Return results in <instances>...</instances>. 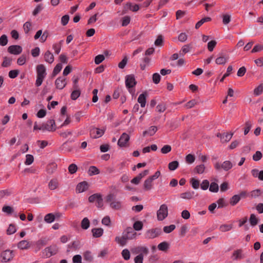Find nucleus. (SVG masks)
Returning a JSON list of instances; mask_svg holds the SVG:
<instances>
[{
	"label": "nucleus",
	"instance_id": "f8f14e48",
	"mask_svg": "<svg viewBox=\"0 0 263 263\" xmlns=\"http://www.w3.org/2000/svg\"><path fill=\"white\" fill-rule=\"evenodd\" d=\"M8 51L11 54L18 55L22 52V48L19 45H11L8 48Z\"/></svg>",
	"mask_w": 263,
	"mask_h": 263
},
{
	"label": "nucleus",
	"instance_id": "6ab92c4d",
	"mask_svg": "<svg viewBox=\"0 0 263 263\" xmlns=\"http://www.w3.org/2000/svg\"><path fill=\"white\" fill-rule=\"evenodd\" d=\"M36 73L38 77H46L47 74L46 68L43 64H40L36 66Z\"/></svg>",
	"mask_w": 263,
	"mask_h": 263
},
{
	"label": "nucleus",
	"instance_id": "680f3d73",
	"mask_svg": "<svg viewBox=\"0 0 263 263\" xmlns=\"http://www.w3.org/2000/svg\"><path fill=\"white\" fill-rule=\"evenodd\" d=\"M105 59L104 56L102 54H99L95 58V63L96 64H99L102 62Z\"/></svg>",
	"mask_w": 263,
	"mask_h": 263
},
{
	"label": "nucleus",
	"instance_id": "6e6552de",
	"mask_svg": "<svg viewBox=\"0 0 263 263\" xmlns=\"http://www.w3.org/2000/svg\"><path fill=\"white\" fill-rule=\"evenodd\" d=\"M245 257L243 251L241 249L234 250L231 256V259L233 261L241 260Z\"/></svg>",
	"mask_w": 263,
	"mask_h": 263
},
{
	"label": "nucleus",
	"instance_id": "7ed1b4c3",
	"mask_svg": "<svg viewBox=\"0 0 263 263\" xmlns=\"http://www.w3.org/2000/svg\"><path fill=\"white\" fill-rule=\"evenodd\" d=\"M168 211L167 205L164 203L160 205L157 211V218L158 221H162L168 216Z\"/></svg>",
	"mask_w": 263,
	"mask_h": 263
},
{
	"label": "nucleus",
	"instance_id": "2f4dec72",
	"mask_svg": "<svg viewBox=\"0 0 263 263\" xmlns=\"http://www.w3.org/2000/svg\"><path fill=\"white\" fill-rule=\"evenodd\" d=\"M134 252L135 253H141L142 254H147L148 252V249L145 247H138L134 249Z\"/></svg>",
	"mask_w": 263,
	"mask_h": 263
},
{
	"label": "nucleus",
	"instance_id": "58836bf2",
	"mask_svg": "<svg viewBox=\"0 0 263 263\" xmlns=\"http://www.w3.org/2000/svg\"><path fill=\"white\" fill-rule=\"evenodd\" d=\"M240 196L238 195H235L230 199V203L232 205H236L240 201Z\"/></svg>",
	"mask_w": 263,
	"mask_h": 263
},
{
	"label": "nucleus",
	"instance_id": "bf43d9fd",
	"mask_svg": "<svg viewBox=\"0 0 263 263\" xmlns=\"http://www.w3.org/2000/svg\"><path fill=\"white\" fill-rule=\"evenodd\" d=\"M130 22V17L129 16H124L122 18V26H127Z\"/></svg>",
	"mask_w": 263,
	"mask_h": 263
},
{
	"label": "nucleus",
	"instance_id": "09e8293b",
	"mask_svg": "<svg viewBox=\"0 0 263 263\" xmlns=\"http://www.w3.org/2000/svg\"><path fill=\"white\" fill-rule=\"evenodd\" d=\"M80 94V91L78 89H76L71 93V99L72 100H76L79 97Z\"/></svg>",
	"mask_w": 263,
	"mask_h": 263
},
{
	"label": "nucleus",
	"instance_id": "052dcab7",
	"mask_svg": "<svg viewBox=\"0 0 263 263\" xmlns=\"http://www.w3.org/2000/svg\"><path fill=\"white\" fill-rule=\"evenodd\" d=\"M78 170L77 165L75 164H71L68 167V171L70 174H73Z\"/></svg>",
	"mask_w": 263,
	"mask_h": 263
},
{
	"label": "nucleus",
	"instance_id": "4468645a",
	"mask_svg": "<svg viewBox=\"0 0 263 263\" xmlns=\"http://www.w3.org/2000/svg\"><path fill=\"white\" fill-rule=\"evenodd\" d=\"M56 88L59 89H63L66 85V79L63 77H59L55 81Z\"/></svg>",
	"mask_w": 263,
	"mask_h": 263
},
{
	"label": "nucleus",
	"instance_id": "0e129e2a",
	"mask_svg": "<svg viewBox=\"0 0 263 263\" xmlns=\"http://www.w3.org/2000/svg\"><path fill=\"white\" fill-rule=\"evenodd\" d=\"M62 63H59L58 64L54 67L53 71V74L54 76L57 75L58 73H59L61 69H62Z\"/></svg>",
	"mask_w": 263,
	"mask_h": 263
},
{
	"label": "nucleus",
	"instance_id": "c85d7f7f",
	"mask_svg": "<svg viewBox=\"0 0 263 263\" xmlns=\"http://www.w3.org/2000/svg\"><path fill=\"white\" fill-rule=\"evenodd\" d=\"M115 240L118 244L122 247L125 246L127 242V240L123 235L122 236H117L115 238Z\"/></svg>",
	"mask_w": 263,
	"mask_h": 263
},
{
	"label": "nucleus",
	"instance_id": "a18cd8bd",
	"mask_svg": "<svg viewBox=\"0 0 263 263\" xmlns=\"http://www.w3.org/2000/svg\"><path fill=\"white\" fill-rule=\"evenodd\" d=\"M211 20V18L209 17H206L202 18L201 20H200L196 23V24L195 25V28L196 29L199 28L203 23H204L205 22H209Z\"/></svg>",
	"mask_w": 263,
	"mask_h": 263
},
{
	"label": "nucleus",
	"instance_id": "2eb2a0df",
	"mask_svg": "<svg viewBox=\"0 0 263 263\" xmlns=\"http://www.w3.org/2000/svg\"><path fill=\"white\" fill-rule=\"evenodd\" d=\"M159 232L160 231L157 229L149 230L146 233V237L148 239L154 238L159 235Z\"/></svg>",
	"mask_w": 263,
	"mask_h": 263
},
{
	"label": "nucleus",
	"instance_id": "49530a36",
	"mask_svg": "<svg viewBox=\"0 0 263 263\" xmlns=\"http://www.w3.org/2000/svg\"><path fill=\"white\" fill-rule=\"evenodd\" d=\"M34 161L33 156L30 154H27L26 155V160L25 164L27 165L31 164Z\"/></svg>",
	"mask_w": 263,
	"mask_h": 263
},
{
	"label": "nucleus",
	"instance_id": "1a4fd4ad",
	"mask_svg": "<svg viewBox=\"0 0 263 263\" xmlns=\"http://www.w3.org/2000/svg\"><path fill=\"white\" fill-rule=\"evenodd\" d=\"M136 84V82L134 76L128 75L126 77L125 80V85L126 87L129 89V91L132 93V89H130L133 87Z\"/></svg>",
	"mask_w": 263,
	"mask_h": 263
},
{
	"label": "nucleus",
	"instance_id": "4be33fe9",
	"mask_svg": "<svg viewBox=\"0 0 263 263\" xmlns=\"http://www.w3.org/2000/svg\"><path fill=\"white\" fill-rule=\"evenodd\" d=\"M151 59L148 57H145L141 61L140 66L142 70L146 69V67L150 65Z\"/></svg>",
	"mask_w": 263,
	"mask_h": 263
},
{
	"label": "nucleus",
	"instance_id": "f257e3e1",
	"mask_svg": "<svg viewBox=\"0 0 263 263\" xmlns=\"http://www.w3.org/2000/svg\"><path fill=\"white\" fill-rule=\"evenodd\" d=\"M233 166V163L229 160H226L222 163H220L219 162H216L214 163V167L217 171H221V170H223L227 172L231 170Z\"/></svg>",
	"mask_w": 263,
	"mask_h": 263
},
{
	"label": "nucleus",
	"instance_id": "774afa93",
	"mask_svg": "<svg viewBox=\"0 0 263 263\" xmlns=\"http://www.w3.org/2000/svg\"><path fill=\"white\" fill-rule=\"evenodd\" d=\"M262 156L260 151H257L253 156V160L255 161H259L262 158Z\"/></svg>",
	"mask_w": 263,
	"mask_h": 263
},
{
	"label": "nucleus",
	"instance_id": "423d86ee",
	"mask_svg": "<svg viewBox=\"0 0 263 263\" xmlns=\"http://www.w3.org/2000/svg\"><path fill=\"white\" fill-rule=\"evenodd\" d=\"M58 251V247L56 245H53L46 248L43 251V254L46 257H50L56 254Z\"/></svg>",
	"mask_w": 263,
	"mask_h": 263
},
{
	"label": "nucleus",
	"instance_id": "cd10ccee",
	"mask_svg": "<svg viewBox=\"0 0 263 263\" xmlns=\"http://www.w3.org/2000/svg\"><path fill=\"white\" fill-rule=\"evenodd\" d=\"M17 247L21 250L27 249L30 247V243L27 240H22L18 243Z\"/></svg>",
	"mask_w": 263,
	"mask_h": 263
},
{
	"label": "nucleus",
	"instance_id": "20e7f679",
	"mask_svg": "<svg viewBox=\"0 0 263 263\" xmlns=\"http://www.w3.org/2000/svg\"><path fill=\"white\" fill-rule=\"evenodd\" d=\"M14 256L13 251L10 250H6L0 254V261L2 262H7L12 259Z\"/></svg>",
	"mask_w": 263,
	"mask_h": 263
},
{
	"label": "nucleus",
	"instance_id": "864d4df0",
	"mask_svg": "<svg viewBox=\"0 0 263 263\" xmlns=\"http://www.w3.org/2000/svg\"><path fill=\"white\" fill-rule=\"evenodd\" d=\"M175 228H176V226L174 224H171V225H170L168 226H165L163 228V231L165 233H170L172 232L173 230H174Z\"/></svg>",
	"mask_w": 263,
	"mask_h": 263
},
{
	"label": "nucleus",
	"instance_id": "5701e85b",
	"mask_svg": "<svg viewBox=\"0 0 263 263\" xmlns=\"http://www.w3.org/2000/svg\"><path fill=\"white\" fill-rule=\"evenodd\" d=\"M146 93H143L140 94L138 98V102L139 104H140V106L141 107H144L146 105Z\"/></svg>",
	"mask_w": 263,
	"mask_h": 263
},
{
	"label": "nucleus",
	"instance_id": "c9c22d12",
	"mask_svg": "<svg viewBox=\"0 0 263 263\" xmlns=\"http://www.w3.org/2000/svg\"><path fill=\"white\" fill-rule=\"evenodd\" d=\"M122 256L125 260H128L130 258V253L129 251L127 249H124L121 252Z\"/></svg>",
	"mask_w": 263,
	"mask_h": 263
},
{
	"label": "nucleus",
	"instance_id": "de8ad7c7",
	"mask_svg": "<svg viewBox=\"0 0 263 263\" xmlns=\"http://www.w3.org/2000/svg\"><path fill=\"white\" fill-rule=\"evenodd\" d=\"M26 62V56L24 54H22L20 57L17 60V64L19 66L24 65Z\"/></svg>",
	"mask_w": 263,
	"mask_h": 263
},
{
	"label": "nucleus",
	"instance_id": "37998d69",
	"mask_svg": "<svg viewBox=\"0 0 263 263\" xmlns=\"http://www.w3.org/2000/svg\"><path fill=\"white\" fill-rule=\"evenodd\" d=\"M232 228V224H222L219 227L220 230L223 232L230 231Z\"/></svg>",
	"mask_w": 263,
	"mask_h": 263
},
{
	"label": "nucleus",
	"instance_id": "7c9ffc66",
	"mask_svg": "<svg viewBox=\"0 0 263 263\" xmlns=\"http://www.w3.org/2000/svg\"><path fill=\"white\" fill-rule=\"evenodd\" d=\"M94 237H100L103 235V230L102 228H95L91 230Z\"/></svg>",
	"mask_w": 263,
	"mask_h": 263
},
{
	"label": "nucleus",
	"instance_id": "9d476101",
	"mask_svg": "<svg viewBox=\"0 0 263 263\" xmlns=\"http://www.w3.org/2000/svg\"><path fill=\"white\" fill-rule=\"evenodd\" d=\"M127 240L135 239L137 233L131 228H128L122 235Z\"/></svg>",
	"mask_w": 263,
	"mask_h": 263
},
{
	"label": "nucleus",
	"instance_id": "c756f323",
	"mask_svg": "<svg viewBox=\"0 0 263 263\" xmlns=\"http://www.w3.org/2000/svg\"><path fill=\"white\" fill-rule=\"evenodd\" d=\"M232 136V133L223 134L222 135H220V140L223 143L228 142L231 139Z\"/></svg>",
	"mask_w": 263,
	"mask_h": 263
},
{
	"label": "nucleus",
	"instance_id": "a211bd4d",
	"mask_svg": "<svg viewBox=\"0 0 263 263\" xmlns=\"http://www.w3.org/2000/svg\"><path fill=\"white\" fill-rule=\"evenodd\" d=\"M88 188V184L87 182L83 181L78 183L76 187V191L78 193H82L86 190Z\"/></svg>",
	"mask_w": 263,
	"mask_h": 263
},
{
	"label": "nucleus",
	"instance_id": "8fccbe9b",
	"mask_svg": "<svg viewBox=\"0 0 263 263\" xmlns=\"http://www.w3.org/2000/svg\"><path fill=\"white\" fill-rule=\"evenodd\" d=\"M11 194V192L8 190L0 191V198H6Z\"/></svg>",
	"mask_w": 263,
	"mask_h": 263
},
{
	"label": "nucleus",
	"instance_id": "393cba45",
	"mask_svg": "<svg viewBox=\"0 0 263 263\" xmlns=\"http://www.w3.org/2000/svg\"><path fill=\"white\" fill-rule=\"evenodd\" d=\"M124 9L126 10L129 9L132 11L136 12L139 9V6L137 4L133 5L131 3H127L125 6Z\"/></svg>",
	"mask_w": 263,
	"mask_h": 263
},
{
	"label": "nucleus",
	"instance_id": "aec40b11",
	"mask_svg": "<svg viewBox=\"0 0 263 263\" xmlns=\"http://www.w3.org/2000/svg\"><path fill=\"white\" fill-rule=\"evenodd\" d=\"M60 216L58 213L54 215L53 213H49L46 214L44 217V221L47 223H51L53 222L56 217H59Z\"/></svg>",
	"mask_w": 263,
	"mask_h": 263
},
{
	"label": "nucleus",
	"instance_id": "f704fd0d",
	"mask_svg": "<svg viewBox=\"0 0 263 263\" xmlns=\"http://www.w3.org/2000/svg\"><path fill=\"white\" fill-rule=\"evenodd\" d=\"M209 190L211 192L217 193L219 190V186L217 183L215 182H211L209 185Z\"/></svg>",
	"mask_w": 263,
	"mask_h": 263
},
{
	"label": "nucleus",
	"instance_id": "e433bc0d",
	"mask_svg": "<svg viewBox=\"0 0 263 263\" xmlns=\"http://www.w3.org/2000/svg\"><path fill=\"white\" fill-rule=\"evenodd\" d=\"M263 91V84H260L256 87L253 91V93L255 96H259Z\"/></svg>",
	"mask_w": 263,
	"mask_h": 263
},
{
	"label": "nucleus",
	"instance_id": "e2e57ef3",
	"mask_svg": "<svg viewBox=\"0 0 263 263\" xmlns=\"http://www.w3.org/2000/svg\"><path fill=\"white\" fill-rule=\"evenodd\" d=\"M144 256L142 253H140L139 255L136 256L134 258L135 263H143Z\"/></svg>",
	"mask_w": 263,
	"mask_h": 263
},
{
	"label": "nucleus",
	"instance_id": "3c124183",
	"mask_svg": "<svg viewBox=\"0 0 263 263\" xmlns=\"http://www.w3.org/2000/svg\"><path fill=\"white\" fill-rule=\"evenodd\" d=\"M8 37L5 34L2 35L0 37V45L2 46H6L8 43Z\"/></svg>",
	"mask_w": 263,
	"mask_h": 263
},
{
	"label": "nucleus",
	"instance_id": "69168bd1",
	"mask_svg": "<svg viewBox=\"0 0 263 263\" xmlns=\"http://www.w3.org/2000/svg\"><path fill=\"white\" fill-rule=\"evenodd\" d=\"M31 26V23L29 22H26L23 25V28L24 32L26 34H27L29 33V31L30 30V28Z\"/></svg>",
	"mask_w": 263,
	"mask_h": 263
},
{
	"label": "nucleus",
	"instance_id": "9b49d317",
	"mask_svg": "<svg viewBox=\"0 0 263 263\" xmlns=\"http://www.w3.org/2000/svg\"><path fill=\"white\" fill-rule=\"evenodd\" d=\"M129 138L130 137L127 134L125 133H123L118 141V145L120 147L125 146Z\"/></svg>",
	"mask_w": 263,
	"mask_h": 263
},
{
	"label": "nucleus",
	"instance_id": "603ef678",
	"mask_svg": "<svg viewBox=\"0 0 263 263\" xmlns=\"http://www.w3.org/2000/svg\"><path fill=\"white\" fill-rule=\"evenodd\" d=\"M2 210L3 212L7 214H11L13 212V208L9 205L4 206Z\"/></svg>",
	"mask_w": 263,
	"mask_h": 263
},
{
	"label": "nucleus",
	"instance_id": "bb28decb",
	"mask_svg": "<svg viewBox=\"0 0 263 263\" xmlns=\"http://www.w3.org/2000/svg\"><path fill=\"white\" fill-rule=\"evenodd\" d=\"M153 181L148 178L146 179L143 183V187L145 191H149L153 188Z\"/></svg>",
	"mask_w": 263,
	"mask_h": 263
},
{
	"label": "nucleus",
	"instance_id": "f03ea898",
	"mask_svg": "<svg viewBox=\"0 0 263 263\" xmlns=\"http://www.w3.org/2000/svg\"><path fill=\"white\" fill-rule=\"evenodd\" d=\"M114 197V194H110L106 196V200L110 203V207L111 209L116 210H120L122 207V202L119 200H115Z\"/></svg>",
	"mask_w": 263,
	"mask_h": 263
},
{
	"label": "nucleus",
	"instance_id": "4d7b16f0",
	"mask_svg": "<svg viewBox=\"0 0 263 263\" xmlns=\"http://www.w3.org/2000/svg\"><path fill=\"white\" fill-rule=\"evenodd\" d=\"M16 231V229L15 226L12 224H10L7 230V233L8 235H11L15 233Z\"/></svg>",
	"mask_w": 263,
	"mask_h": 263
},
{
	"label": "nucleus",
	"instance_id": "13d9d810",
	"mask_svg": "<svg viewBox=\"0 0 263 263\" xmlns=\"http://www.w3.org/2000/svg\"><path fill=\"white\" fill-rule=\"evenodd\" d=\"M191 185H192V187L194 189H198L199 188V182L198 180L194 179V178H192L191 179Z\"/></svg>",
	"mask_w": 263,
	"mask_h": 263
},
{
	"label": "nucleus",
	"instance_id": "a878e982",
	"mask_svg": "<svg viewBox=\"0 0 263 263\" xmlns=\"http://www.w3.org/2000/svg\"><path fill=\"white\" fill-rule=\"evenodd\" d=\"M157 130V128L155 126H151L147 130L144 131L143 132V135L145 136L146 135L149 136L154 135Z\"/></svg>",
	"mask_w": 263,
	"mask_h": 263
},
{
	"label": "nucleus",
	"instance_id": "5fc2aeb1",
	"mask_svg": "<svg viewBox=\"0 0 263 263\" xmlns=\"http://www.w3.org/2000/svg\"><path fill=\"white\" fill-rule=\"evenodd\" d=\"M133 228L136 231H140L143 228V223L140 221H137L134 223Z\"/></svg>",
	"mask_w": 263,
	"mask_h": 263
},
{
	"label": "nucleus",
	"instance_id": "39448f33",
	"mask_svg": "<svg viewBox=\"0 0 263 263\" xmlns=\"http://www.w3.org/2000/svg\"><path fill=\"white\" fill-rule=\"evenodd\" d=\"M90 202H96V205L98 208H102L103 206L102 196L100 194H94L88 198Z\"/></svg>",
	"mask_w": 263,
	"mask_h": 263
},
{
	"label": "nucleus",
	"instance_id": "ddd939ff",
	"mask_svg": "<svg viewBox=\"0 0 263 263\" xmlns=\"http://www.w3.org/2000/svg\"><path fill=\"white\" fill-rule=\"evenodd\" d=\"M195 193L193 191H187L185 192L182 193L179 195V197L180 198L189 200L194 198L195 196Z\"/></svg>",
	"mask_w": 263,
	"mask_h": 263
},
{
	"label": "nucleus",
	"instance_id": "338daca9",
	"mask_svg": "<svg viewBox=\"0 0 263 263\" xmlns=\"http://www.w3.org/2000/svg\"><path fill=\"white\" fill-rule=\"evenodd\" d=\"M172 149L171 146L169 145H165L161 149V152L162 154H166L171 152Z\"/></svg>",
	"mask_w": 263,
	"mask_h": 263
},
{
	"label": "nucleus",
	"instance_id": "ea45409f",
	"mask_svg": "<svg viewBox=\"0 0 263 263\" xmlns=\"http://www.w3.org/2000/svg\"><path fill=\"white\" fill-rule=\"evenodd\" d=\"M3 59L4 61L2 64L3 67H7L10 66L12 62V59L11 58L5 57L3 58Z\"/></svg>",
	"mask_w": 263,
	"mask_h": 263
},
{
	"label": "nucleus",
	"instance_id": "a19ab883",
	"mask_svg": "<svg viewBox=\"0 0 263 263\" xmlns=\"http://www.w3.org/2000/svg\"><path fill=\"white\" fill-rule=\"evenodd\" d=\"M250 222L251 225L252 226L254 227L258 223V219L256 217V216L254 214H252L250 215Z\"/></svg>",
	"mask_w": 263,
	"mask_h": 263
},
{
	"label": "nucleus",
	"instance_id": "473e14b6",
	"mask_svg": "<svg viewBox=\"0 0 263 263\" xmlns=\"http://www.w3.org/2000/svg\"><path fill=\"white\" fill-rule=\"evenodd\" d=\"M81 226L83 229H88L90 226V221L89 219L87 217L84 218L81 221Z\"/></svg>",
	"mask_w": 263,
	"mask_h": 263
},
{
	"label": "nucleus",
	"instance_id": "b1692460",
	"mask_svg": "<svg viewBox=\"0 0 263 263\" xmlns=\"http://www.w3.org/2000/svg\"><path fill=\"white\" fill-rule=\"evenodd\" d=\"M45 61L50 64H51L54 61V57L53 54L49 51H47L44 55Z\"/></svg>",
	"mask_w": 263,
	"mask_h": 263
},
{
	"label": "nucleus",
	"instance_id": "4c0bfd02",
	"mask_svg": "<svg viewBox=\"0 0 263 263\" xmlns=\"http://www.w3.org/2000/svg\"><path fill=\"white\" fill-rule=\"evenodd\" d=\"M169 245L168 243L165 241H163L161 242L158 245V249L162 251H166L168 249Z\"/></svg>",
	"mask_w": 263,
	"mask_h": 263
},
{
	"label": "nucleus",
	"instance_id": "412c9836",
	"mask_svg": "<svg viewBox=\"0 0 263 263\" xmlns=\"http://www.w3.org/2000/svg\"><path fill=\"white\" fill-rule=\"evenodd\" d=\"M229 57L223 54H220L215 60V62L218 65H224L228 61Z\"/></svg>",
	"mask_w": 263,
	"mask_h": 263
},
{
	"label": "nucleus",
	"instance_id": "c03bdc74",
	"mask_svg": "<svg viewBox=\"0 0 263 263\" xmlns=\"http://www.w3.org/2000/svg\"><path fill=\"white\" fill-rule=\"evenodd\" d=\"M179 166V162L177 161H172L168 164V168L171 171H175Z\"/></svg>",
	"mask_w": 263,
	"mask_h": 263
},
{
	"label": "nucleus",
	"instance_id": "dca6fc26",
	"mask_svg": "<svg viewBox=\"0 0 263 263\" xmlns=\"http://www.w3.org/2000/svg\"><path fill=\"white\" fill-rule=\"evenodd\" d=\"M45 130L49 132L55 130V124L53 119L49 120L46 123H44Z\"/></svg>",
	"mask_w": 263,
	"mask_h": 263
},
{
	"label": "nucleus",
	"instance_id": "79ce46f5",
	"mask_svg": "<svg viewBox=\"0 0 263 263\" xmlns=\"http://www.w3.org/2000/svg\"><path fill=\"white\" fill-rule=\"evenodd\" d=\"M205 170V166L204 164H200L197 165L195 168V173L198 174L203 173Z\"/></svg>",
	"mask_w": 263,
	"mask_h": 263
},
{
	"label": "nucleus",
	"instance_id": "72a5a7b5",
	"mask_svg": "<svg viewBox=\"0 0 263 263\" xmlns=\"http://www.w3.org/2000/svg\"><path fill=\"white\" fill-rule=\"evenodd\" d=\"M100 173L99 170L95 166H91L89 168L88 173L89 176L98 175Z\"/></svg>",
	"mask_w": 263,
	"mask_h": 263
},
{
	"label": "nucleus",
	"instance_id": "f3484780",
	"mask_svg": "<svg viewBox=\"0 0 263 263\" xmlns=\"http://www.w3.org/2000/svg\"><path fill=\"white\" fill-rule=\"evenodd\" d=\"M60 183L58 179L53 178L48 182V188L52 191L55 190L59 188Z\"/></svg>",
	"mask_w": 263,
	"mask_h": 263
},
{
	"label": "nucleus",
	"instance_id": "6e6d98bb",
	"mask_svg": "<svg viewBox=\"0 0 263 263\" xmlns=\"http://www.w3.org/2000/svg\"><path fill=\"white\" fill-rule=\"evenodd\" d=\"M252 126V123L250 121H248L245 123V128L244 129V134L246 135H247L250 131V129L251 128Z\"/></svg>",
	"mask_w": 263,
	"mask_h": 263
},
{
	"label": "nucleus",
	"instance_id": "0eeeda50",
	"mask_svg": "<svg viewBox=\"0 0 263 263\" xmlns=\"http://www.w3.org/2000/svg\"><path fill=\"white\" fill-rule=\"evenodd\" d=\"M105 128H92L90 132V136L93 139H97L102 137L105 132Z\"/></svg>",
	"mask_w": 263,
	"mask_h": 263
}]
</instances>
